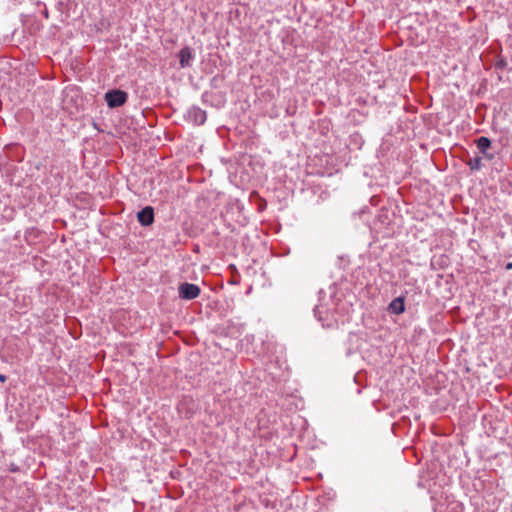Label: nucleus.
<instances>
[{
	"mask_svg": "<svg viewBox=\"0 0 512 512\" xmlns=\"http://www.w3.org/2000/svg\"><path fill=\"white\" fill-rule=\"evenodd\" d=\"M128 99L127 92L120 89L109 90L105 94V101L109 108H117L123 106Z\"/></svg>",
	"mask_w": 512,
	"mask_h": 512,
	"instance_id": "f257e3e1",
	"label": "nucleus"
},
{
	"mask_svg": "<svg viewBox=\"0 0 512 512\" xmlns=\"http://www.w3.org/2000/svg\"><path fill=\"white\" fill-rule=\"evenodd\" d=\"M200 292L198 285L188 282L180 284L178 288L179 297L183 300H193L200 295Z\"/></svg>",
	"mask_w": 512,
	"mask_h": 512,
	"instance_id": "f03ea898",
	"label": "nucleus"
},
{
	"mask_svg": "<svg viewBox=\"0 0 512 512\" xmlns=\"http://www.w3.org/2000/svg\"><path fill=\"white\" fill-rule=\"evenodd\" d=\"M186 117L196 125H203L206 122V111L198 106H192L187 110Z\"/></svg>",
	"mask_w": 512,
	"mask_h": 512,
	"instance_id": "7ed1b4c3",
	"label": "nucleus"
},
{
	"mask_svg": "<svg viewBox=\"0 0 512 512\" xmlns=\"http://www.w3.org/2000/svg\"><path fill=\"white\" fill-rule=\"evenodd\" d=\"M178 58L181 68L191 67L195 59L194 50L189 46H185L179 51Z\"/></svg>",
	"mask_w": 512,
	"mask_h": 512,
	"instance_id": "20e7f679",
	"label": "nucleus"
},
{
	"mask_svg": "<svg viewBox=\"0 0 512 512\" xmlns=\"http://www.w3.org/2000/svg\"><path fill=\"white\" fill-rule=\"evenodd\" d=\"M137 220L141 226H149L154 222V209L146 206L137 213Z\"/></svg>",
	"mask_w": 512,
	"mask_h": 512,
	"instance_id": "39448f33",
	"label": "nucleus"
},
{
	"mask_svg": "<svg viewBox=\"0 0 512 512\" xmlns=\"http://www.w3.org/2000/svg\"><path fill=\"white\" fill-rule=\"evenodd\" d=\"M390 313L401 314L405 311L404 299L402 297L395 298L388 307Z\"/></svg>",
	"mask_w": 512,
	"mask_h": 512,
	"instance_id": "423d86ee",
	"label": "nucleus"
},
{
	"mask_svg": "<svg viewBox=\"0 0 512 512\" xmlns=\"http://www.w3.org/2000/svg\"><path fill=\"white\" fill-rule=\"evenodd\" d=\"M314 314L317 317L318 321L322 323L323 326L326 325V321L329 318V312L322 306H316L314 309Z\"/></svg>",
	"mask_w": 512,
	"mask_h": 512,
	"instance_id": "0eeeda50",
	"label": "nucleus"
},
{
	"mask_svg": "<svg viewBox=\"0 0 512 512\" xmlns=\"http://www.w3.org/2000/svg\"><path fill=\"white\" fill-rule=\"evenodd\" d=\"M477 148L479 152L489 150L491 147V140L488 137L481 136L476 140Z\"/></svg>",
	"mask_w": 512,
	"mask_h": 512,
	"instance_id": "6e6552de",
	"label": "nucleus"
},
{
	"mask_svg": "<svg viewBox=\"0 0 512 512\" xmlns=\"http://www.w3.org/2000/svg\"><path fill=\"white\" fill-rule=\"evenodd\" d=\"M467 165L472 171H478L482 168V157L476 156L474 158H470L467 162Z\"/></svg>",
	"mask_w": 512,
	"mask_h": 512,
	"instance_id": "1a4fd4ad",
	"label": "nucleus"
},
{
	"mask_svg": "<svg viewBox=\"0 0 512 512\" xmlns=\"http://www.w3.org/2000/svg\"><path fill=\"white\" fill-rule=\"evenodd\" d=\"M507 66V61L505 59H499L496 63H495V68L498 69V70H503L505 69Z\"/></svg>",
	"mask_w": 512,
	"mask_h": 512,
	"instance_id": "9d476101",
	"label": "nucleus"
},
{
	"mask_svg": "<svg viewBox=\"0 0 512 512\" xmlns=\"http://www.w3.org/2000/svg\"><path fill=\"white\" fill-rule=\"evenodd\" d=\"M482 154V159L485 158L486 160H493L494 159V153L489 152V150H485L484 152H480Z\"/></svg>",
	"mask_w": 512,
	"mask_h": 512,
	"instance_id": "9b49d317",
	"label": "nucleus"
},
{
	"mask_svg": "<svg viewBox=\"0 0 512 512\" xmlns=\"http://www.w3.org/2000/svg\"><path fill=\"white\" fill-rule=\"evenodd\" d=\"M9 471H11V472H18L19 471V467L16 464L11 463L10 466H9Z\"/></svg>",
	"mask_w": 512,
	"mask_h": 512,
	"instance_id": "f8f14e48",
	"label": "nucleus"
},
{
	"mask_svg": "<svg viewBox=\"0 0 512 512\" xmlns=\"http://www.w3.org/2000/svg\"><path fill=\"white\" fill-rule=\"evenodd\" d=\"M5 380H6V376H4L3 374H0V381L4 382Z\"/></svg>",
	"mask_w": 512,
	"mask_h": 512,
	"instance_id": "ddd939ff",
	"label": "nucleus"
},
{
	"mask_svg": "<svg viewBox=\"0 0 512 512\" xmlns=\"http://www.w3.org/2000/svg\"><path fill=\"white\" fill-rule=\"evenodd\" d=\"M506 269H512V263L511 262L507 263Z\"/></svg>",
	"mask_w": 512,
	"mask_h": 512,
	"instance_id": "4468645a",
	"label": "nucleus"
}]
</instances>
